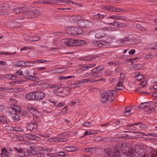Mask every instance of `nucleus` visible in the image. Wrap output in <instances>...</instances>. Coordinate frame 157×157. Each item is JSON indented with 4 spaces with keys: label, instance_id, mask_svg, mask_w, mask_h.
Segmentation results:
<instances>
[{
    "label": "nucleus",
    "instance_id": "nucleus-37",
    "mask_svg": "<svg viewBox=\"0 0 157 157\" xmlns=\"http://www.w3.org/2000/svg\"><path fill=\"white\" fill-rule=\"evenodd\" d=\"M131 108L130 107L126 108L125 111H124V114L125 116H128L131 113Z\"/></svg>",
    "mask_w": 157,
    "mask_h": 157
},
{
    "label": "nucleus",
    "instance_id": "nucleus-61",
    "mask_svg": "<svg viewBox=\"0 0 157 157\" xmlns=\"http://www.w3.org/2000/svg\"><path fill=\"white\" fill-rule=\"evenodd\" d=\"M19 83H21L20 82L18 81H13L10 82V84L11 85L17 84Z\"/></svg>",
    "mask_w": 157,
    "mask_h": 157
},
{
    "label": "nucleus",
    "instance_id": "nucleus-29",
    "mask_svg": "<svg viewBox=\"0 0 157 157\" xmlns=\"http://www.w3.org/2000/svg\"><path fill=\"white\" fill-rule=\"evenodd\" d=\"M81 84L80 80L72 83L71 85V87L72 88H77Z\"/></svg>",
    "mask_w": 157,
    "mask_h": 157
},
{
    "label": "nucleus",
    "instance_id": "nucleus-22",
    "mask_svg": "<svg viewBox=\"0 0 157 157\" xmlns=\"http://www.w3.org/2000/svg\"><path fill=\"white\" fill-rule=\"evenodd\" d=\"M2 150H4V151L6 153L8 157H10L12 154V149L11 148H2Z\"/></svg>",
    "mask_w": 157,
    "mask_h": 157
},
{
    "label": "nucleus",
    "instance_id": "nucleus-8",
    "mask_svg": "<svg viewBox=\"0 0 157 157\" xmlns=\"http://www.w3.org/2000/svg\"><path fill=\"white\" fill-rule=\"evenodd\" d=\"M80 80L81 83H84L87 82H94L99 81H102L103 82H104L105 81V78H102L98 80H94L92 77H90L88 78H85Z\"/></svg>",
    "mask_w": 157,
    "mask_h": 157
},
{
    "label": "nucleus",
    "instance_id": "nucleus-15",
    "mask_svg": "<svg viewBox=\"0 0 157 157\" xmlns=\"http://www.w3.org/2000/svg\"><path fill=\"white\" fill-rule=\"evenodd\" d=\"M24 136L29 140H40L39 137L35 135H32L29 133L25 134Z\"/></svg>",
    "mask_w": 157,
    "mask_h": 157
},
{
    "label": "nucleus",
    "instance_id": "nucleus-12",
    "mask_svg": "<svg viewBox=\"0 0 157 157\" xmlns=\"http://www.w3.org/2000/svg\"><path fill=\"white\" fill-rule=\"evenodd\" d=\"M35 96V91H33L27 93L25 95V98L29 100L36 101Z\"/></svg>",
    "mask_w": 157,
    "mask_h": 157
},
{
    "label": "nucleus",
    "instance_id": "nucleus-4",
    "mask_svg": "<svg viewBox=\"0 0 157 157\" xmlns=\"http://www.w3.org/2000/svg\"><path fill=\"white\" fill-rule=\"evenodd\" d=\"M104 151L106 154L110 157H119L121 156V152L117 150L116 147L113 148H106Z\"/></svg>",
    "mask_w": 157,
    "mask_h": 157
},
{
    "label": "nucleus",
    "instance_id": "nucleus-9",
    "mask_svg": "<svg viewBox=\"0 0 157 157\" xmlns=\"http://www.w3.org/2000/svg\"><path fill=\"white\" fill-rule=\"evenodd\" d=\"M77 24L81 27H85L91 24L89 20H77Z\"/></svg>",
    "mask_w": 157,
    "mask_h": 157
},
{
    "label": "nucleus",
    "instance_id": "nucleus-50",
    "mask_svg": "<svg viewBox=\"0 0 157 157\" xmlns=\"http://www.w3.org/2000/svg\"><path fill=\"white\" fill-rule=\"evenodd\" d=\"M28 109L30 112L33 114H34L36 112V110L31 106L29 107L28 108Z\"/></svg>",
    "mask_w": 157,
    "mask_h": 157
},
{
    "label": "nucleus",
    "instance_id": "nucleus-34",
    "mask_svg": "<svg viewBox=\"0 0 157 157\" xmlns=\"http://www.w3.org/2000/svg\"><path fill=\"white\" fill-rule=\"evenodd\" d=\"M102 70V69L99 67H96L92 69L91 70V72H93V73H99V72L101 71Z\"/></svg>",
    "mask_w": 157,
    "mask_h": 157
},
{
    "label": "nucleus",
    "instance_id": "nucleus-42",
    "mask_svg": "<svg viewBox=\"0 0 157 157\" xmlns=\"http://www.w3.org/2000/svg\"><path fill=\"white\" fill-rule=\"evenodd\" d=\"M109 24L110 25H113L115 26H118L119 27H121L122 26H124L121 24H119L117 22H114L112 23H109Z\"/></svg>",
    "mask_w": 157,
    "mask_h": 157
},
{
    "label": "nucleus",
    "instance_id": "nucleus-23",
    "mask_svg": "<svg viewBox=\"0 0 157 157\" xmlns=\"http://www.w3.org/2000/svg\"><path fill=\"white\" fill-rule=\"evenodd\" d=\"M25 61H18L13 63V65L17 67L24 66Z\"/></svg>",
    "mask_w": 157,
    "mask_h": 157
},
{
    "label": "nucleus",
    "instance_id": "nucleus-28",
    "mask_svg": "<svg viewBox=\"0 0 157 157\" xmlns=\"http://www.w3.org/2000/svg\"><path fill=\"white\" fill-rule=\"evenodd\" d=\"M34 64L35 63L34 61H27L25 62V65H24V66L27 67H33L34 66Z\"/></svg>",
    "mask_w": 157,
    "mask_h": 157
},
{
    "label": "nucleus",
    "instance_id": "nucleus-57",
    "mask_svg": "<svg viewBox=\"0 0 157 157\" xmlns=\"http://www.w3.org/2000/svg\"><path fill=\"white\" fill-rule=\"evenodd\" d=\"M91 125V123L90 122H85L83 124V125L84 126L87 127H89Z\"/></svg>",
    "mask_w": 157,
    "mask_h": 157
},
{
    "label": "nucleus",
    "instance_id": "nucleus-41",
    "mask_svg": "<svg viewBox=\"0 0 157 157\" xmlns=\"http://www.w3.org/2000/svg\"><path fill=\"white\" fill-rule=\"evenodd\" d=\"M94 149V148L91 147H87L83 149V151L86 152H88L93 151Z\"/></svg>",
    "mask_w": 157,
    "mask_h": 157
},
{
    "label": "nucleus",
    "instance_id": "nucleus-53",
    "mask_svg": "<svg viewBox=\"0 0 157 157\" xmlns=\"http://www.w3.org/2000/svg\"><path fill=\"white\" fill-rule=\"evenodd\" d=\"M15 53V52H14L13 53H10L9 52H0V54L1 55H3L4 54L6 56H8L9 55H13Z\"/></svg>",
    "mask_w": 157,
    "mask_h": 157
},
{
    "label": "nucleus",
    "instance_id": "nucleus-33",
    "mask_svg": "<svg viewBox=\"0 0 157 157\" xmlns=\"http://www.w3.org/2000/svg\"><path fill=\"white\" fill-rule=\"evenodd\" d=\"M76 147L73 146H70L65 148V150L67 151H73L76 150Z\"/></svg>",
    "mask_w": 157,
    "mask_h": 157
},
{
    "label": "nucleus",
    "instance_id": "nucleus-24",
    "mask_svg": "<svg viewBox=\"0 0 157 157\" xmlns=\"http://www.w3.org/2000/svg\"><path fill=\"white\" fill-rule=\"evenodd\" d=\"M148 153V152H147ZM147 155H149V157H155L157 156V150H153L151 151L149 154Z\"/></svg>",
    "mask_w": 157,
    "mask_h": 157
},
{
    "label": "nucleus",
    "instance_id": "nucleus-2",
    "mask_svg": "<svg viewBox=\"0 0 157 157\" xmlns=\"http://www.w3.org/2000/svg\"><path fill=\"white\" fill-rule=\"evenodd\" d=\"M114 90H110L108 91L107 93L105 92H102L101 93V101L103 103H105L107 101H112L114 99Z\"/></svg>",
    "mask_w": 157,
    "mask_h": 157
},
{
    "label": "nucleus",
    "instance_id": "nucleus-14",
    "mask_svg": "<svg viewBox=\"0 0 157 157\" xmlns=\"http://www.w3.org/2000/svg\"><path fill=\"white\" fill-rule=\"evenodd\" d=\"M33 148L34 150L36 151H36H45L49 152L51 151L52 150L50 148H47L44 147H41L40 146L35 147Z\"/></svg>",
    "mask_w": 157,
    "mask_h": 157
},
{
    "label": "nucleus",
    "instance_id": "nucleus-36",
    "mask_svg": "<svg viewBox=\"0 0 157 157\" xmlns=\"http://www.w3.org/2000/svg\"><path fill=\"white\" fill-rule=\"evenodd\" d=\"M140 124V123H137L134 124H131V126H130L131 127V130H136L139 129V128L138 127H136L135 126L138 125Z\"/></svg>",
    "mask_w": 157,
    "mask_h": 157
},
{
    "label": "nucleus",
    "instance_id": "nucleus-27",
    "mask_svg": "<svg viewBox=\"0 0 157 157\" xmlns=\"http://www.w3.org/2000/svg\"><path fill=\"white\" fill-rule=\"evenodd\" d=\"M102 8L107 11L110 12H112L114 10V8H113L112 6H109L106 5H103L102 6Z\"/></svg>",
    "mask_w": 157,
    "mask_h": 157
},
{
    "label": "nucleus",
    "instance_id": "nucleus-43",
    "mask_svg": "<svg viewBox=\"0 0 157 157\" xmlns=\"http://www.w3.org/2000/svg\"><path fill=\"white\" fill-rule=\"evenodd\" d=\"M155 56L154 54H149L146 55L144 57V58L146 59H150L154 57Z\"/></svg>",
    "mask_w": 157,
    "mask_h": 157
},
{
    "label": "nucleus",
    "instance_id": "nucleus-21",
    "mask_svg": "<svg viewBox=\"0 0 157 157\" xmlns=\"http://www.w3.org/2000/svg\"><path fill=\"white\" fill-rule=\"evenodd\" d=\"M123 81H119L118 83L117 84V86L116 87V89L118 90H122L124 88L123 86Z\"/></svg>",
    "mask_w": 157,
    "mask_h": 157
},
{
    "label": "nucleus",
    "instance_id": "nucleus-58",
    "mask_svg": "<svg viewBox=\"0 0 157 157\" xmlns=\"http://www.w3.org/2000/svg\"><path fill=\"white\" fill-rule=\"evenodd\" d=\"M90 76H92L93 77H100L99 73H93V72H90Z\"/></svg>",
    "mask_w": 157,
    "mask_h": 157
},
{
    "label": "nucleus",
    "instance_id": "nucleus-6",
    "mask_svg": "<svg viewBox=\"0 0 157 157\" xmlns=\"http://www.w3.org/2000/svg\"><path fill=\"white\" fill-rule=\"evenodd\" d=\"M76 40L70 38H65L62 40L60 44L63 46H76Z\"/></svg>",
    "mask_w": 157,
    "mask_h": 157
},
{
    "label": "nucleus",
    "instance_id": "nucleus-1",
    "mask_svg": "<svg viewBox=\"0 0 157 157\" xmlns=\"http://www.w3.org/2000/svg\"><path fill=\"white\" fill-rule=\"evenodd\" d=\"M13 12L16 14H20L21 15H22L18 18V20L35 18L40 14L39 10L35 9L28 10L27 8L25 7H17L13 10Z\"/></svg>",
    "mask_w": 157,
    "mask_h": 157
},
{
    "label": "nucleus",
    "instance_id": "nucleus-59",
    "mask_svg": "<svg viewBox=\"0 0 157 157\" xmlns=\"http://www.w3.org/2000/svg\"><path fill=\"white\" fill-rule=\"evenodd\" d=\"M35 63H43L47 62L46 60H44L43 59H39L37 60L34 61Z\"/></svg>",
    "mask_w": 157,
    "mask_h": 157
},
{
    "label": "nucleus",
    "instance_id": "nucleus-35",
    "mask_svg": "<svg viewBox=\"0 0 157 157\" xmlns=\"http://www.w3.org/2000/svg\"><path fill=\"white\" fill-rule=\"evenodd\" d=\"M149 48L150 49H157V43H151L149 45Z\"/></svg>",
    "mask_w": 157,
    "mask_h": 157
},
{
    "label": "nucleus",
    "instance_id": "nucleus-40",
    "mask_svg": "<svg viewBox=\"0 0 157 157\" xmlns=\"http://www.w3.org/2000/svg\"><path fill=\"white\" fill-rule=\"evenodd\" d=\"M14 149L16 151H17L18 153H21L24 152V150L22 148H17L16 147H14Z\"/></svg>",
    "mask_w": 157,
    "mask_h": 157
},
{
    "label": "nucleus",
    "instance_id": "nucleus-54",
    "mask_svg": "<svg viewBox=\"0 0 157 157\" xmlns=\"http://www.w3.org/2000/svg\"><path fill=\"white\" fill-rule=\"evenodd\" d=\"M5 128L6 130L11 131H13L14 130V127H13L10 126L6 125L5 127Z\"/></svg>",
    "mask_w": 157,
    "mask_h": 157
},
{
    "label": "nucleus",
    "instance_id": "nucleus-25",
    "mask_svg": "<svg viewBox=\"0 0 157 157\" xmlns=\"http://www.w3.org/2000/svg\"><path fill=\"white\" fill-rule=\"evenodd\" d=\"M103 40L100 41H94L93 42L94 44L98 47H101L103 46Z\"/></svg>",
    "mask_w": 157,
    "mask_h": 157
},
{
    "label": "nucleus",
    "instance_id": "nucleus-44",
    "mask_svg": "<svg viewBox=\"0 0 157 157\" xmlns=\"http://www.w3.org/2000/svg\"><path fill=\"white\" fill-rule=\"evenodd\" d=\"M0 121L3 124H5L7 122L6 118L3 116H0Z\"/></svg>",
    "mask_w": 157,
    "mask_h": 157
},
{
    "label": "nucleus",
    "instance_id": "nucleus-55",
    "mask_svg": "<svg viewBox=\"0 0 157 157\" xmlns=\"http://www.w3.org/2000/svg\"><path fill=\"white\" fill-rule=\"evenodd\" d=\"M90 76V72H86V73H85V74H83L81 76V77L82 78H86V77H88Z\"/></svg>",
    "mask_w": 157,
    "mask_h": 157
},
{
    "label": "nucleus",
    "instance_id": "nucleus-13",
    "mask_svg": "<svg viewBox=\"0 0 157 157\" xmlns=\"http://www.w3.org/2000/svg\"><path fill=\"white\" fill-rule=\"evenodd\" d=\"M127 143H124L121 144V145H117L116 146V147L117 148V150H119V151H120V149L121 152L123 154V153L122 152H124V150L125 151L126 149H127V148H128V147H127Z\"/></svg>",
    "mask_w": 157,
    "mask_h": 157
},
{
    "label": "nucleus",
    "instance_id": "nucleus-62",
    "mask_svg": "<svg viewBox=\"0 0 157 157\" xmlns=\"http://www.w3.org/2000/svg\"><path fill=\"white\" fill-rule=\"evenodd\" d=\"M139 123H140V124L139 125V127L140 128L143 129L144 128H147V126L146 125L143 124H142L140 122H139Z\"/></svg>",
    "mask_w": 157,
    "mask_h": 157
},
{
    "label": "nucleus",
    "instance_id": "nucleus-3",
    "mask_svg": "<svg viewBox=\"0 0 157 157\" xmlns=\"http://www.w3.org/2000/svg\"><path fill=\"white\" fill-rule=\"evenodd\" d=\"M135 157H149L147 151L144 150V147L142 145H136L135 147Z\"/></svg>",
    "mask_w": 157,
    "mask_h": 157
},
{
    "label": "nucleus",
    "instance_id": "nucleus-39",
    "mask_svg": "<svg viewBox=\"0 0 157 157\" xmlns=\"http://www.w3.org/2000/svg\"><path fill=\"white\" fill-rule=\"evenodd\" d=\"M113 71H112L108 70L105 71L104 74L106 76L112 75L113 74Z\"/></svg>",
    "mask_w": 157,
    "mask_h": 157
},
{
    "label": "nucleus",
    "instance_id": "nucleus-32",
    "mask_svg": "<svg viewBox=\"0 0 157 157\" xmlns=\"http://www.w3.org/2000/svg\"><path fill=\"white\" fill-rule=\"evenodd\" d=\"M73 29L74 26L70 27L67 28L66 31L68 34L73 35Z\"/></svg>",
    "mask_w": 157,
    "mask_h": 157
},
{
    "label": "nucleus",
    "instance_id": "nucleus-5",
    "mask_svg": "<svg viewBox=\"0 0 157 157\" xmlns=\"http://www.w3.org/2000/svg\"><path fill=\"white\" fill-rule=\"evenodd\" d=\"M96 17L100 18L101 19H103L104 18L106 19H113L114 20H126L125 17L122 16H117L112 15V16H109L106 15H104L100 13H98L94 16L93 18L96 19Z\"/></svg>",
    "mask_w": 157,
    "mask_h": 157
},
{
    "label": "nucleus",
    "instance_id": "nucleus-31",
    "mask_svg": "<svg viewBox=\"0 0 157 157\" xmlns=\"http://www.w3.org/2000/svg\"><path fill=\"white\" fill-rule=\"evenodd\" d=\"M82 17L81 16H72L68 17V20H81Z\"/></svg>",
    "mask_w": 157,
    "mask_h": 157
},
{
    "label": "nucleus",
    "instance_id": "nucleus-52",
    "mask_svg": "<svg viewBox=\"0 0 157 157\" xmlns=\"http://www.w3.org/2000/svg\"><path fill=\"white\" fill-rule=\"evenodd\" d=\"M6 77L9 79H11L12 80H14L16 78L12 74H9L7 75L6 76Z\"/></svg>",
    "mask_w": 157,
    "mask_h": 157
},
{
    "label": "nucleus",
    "instance_id": "nucleus-51",
    "mask_svg": "<svg viewBox=\"0 0 157 157\" xmlns=\"http://www.w3.org/2000/svg\"><path fill=\"white\" fill-rule=\"evenodd\" d=\"M144 78L143 75L141 74H139L137 75L136 77V79L138 81L141 80Z\"/></svg>",
    "mask_w": 157,
    "mask_h": 157
},
{
    "label": "nucleus",
    "instance_id": "nucleus-56",
    "mask_svg": "<svg viewBox=\"0 0 157 157\" xmlns=\"http://www.w3.org/2000/svg\"><path fill=\"white\" fill-rule=\"evenodd\" d=\"M33 36H27L25 38V40H28L30 41H33Z\"/></svg>",
    "mask_w": 157,
    "mask_h": 157
},
{
    "label": "nucleus",
    "instance_id": "nucleus-30",
    "mask_svg": "<svg viewBox=\"0 0 157 157\" xmlns=\"http://www.w3.org/2000/svg\"><path fill=\"white\" fill-rule=\"evenodd\" d=\"M149 102H145L140 103L139 105V108L140 109L144 108L146 107L149 106Z\"/></svg>",
    "mask_w": 157,
    "mask_h": 157
},
{
    "label": "nucleus",
    "instance_id": "nucleus-16",
    "mask_svg": "<svg viewBox=\"0 0 157 157\" xmlns=\"http://www.w3.org/2000/svg\"><path fill=\"white\" fill-rule=\"evenodd\" d=\"M10 107V109L13 111H11L12 113L16 112H18L21 111V108L16 105L12 104L11 105Z\"/></svg>",
    "mask_w": 157,
    "mask_h": 157
},
{
    "label": "nucleus",
    "instance_id": "nucleus-18",
    "mask_svg": "<svg viewBox=\"0 0 157 157\" xmlns=\"http://www.w3.org/2000/svg\"><path fill=\"white\" fill-rule=\"evenodd\" d=\"M83 32V31L81 28L74 26L73 35H79Z\"/></svg>",
    "mask_w": 157,
    "mask_h": 157
},
{
    "label": "nucleus",
    "instance_id": "nucleus-49",
    "mask_svg": "<svg viewBox=\"0 0 157 157\" xmlns=\"http://www.w3.org/2000/svg\"><path fill=\"white\" fill-rule=\"evenodd\" d=\"M27 79L32 81H35L37 79V78L36 77L33 76H28L26 78Z\"/></svg>",
    "mask_w": 157,
    "mask_h": 157
},
{
    "label": "nucleus",
    "instance_id": "nucleus-10",
    "mask_svg": "<svg viewBox=\"0 0 157 157\" xmlns=\"http://www.w3.org/2000/svg\"><path fill=\"white\" fill-rule=\"evenodd\" d=\"M36 101H40L42 100L45 97V94L41 91H35Z\"/></svg>",
    "mask_w": 157,
    "mask_h": 157
},
{
    "label": "nucleus",
    "instance_id": "nucleus-26",
    "mask_svg": "<svg viewBox=\"0 0 157 157\" xmlns=\"http://www.w3.org/2000/svg\"><path fill=\"white\" fill-rule=\"evenodd\" d=\"M105 33L103 32H100L96 33L95 36V37L97 38H101L105 37Z\"/></svg>",
    "mask_w": 157,
    "mask_h": 157
},
{
    "label": "nucleus",
    "instance_id": "nucleus-63",
    "mask_svg": "<svg viewBox=\"0 0 157 157\" xmlns=\"http://www.w3.org/2000/svg\"><path fill=\"white\" fill-rule=\"evenodd\" d=\"M2 152L1 153V156L2 157H8L6 153L4 151V150H2Z\"/></svg>",
    "mask_w": 157,
    "mask_h": 157
},
{
    "label": "nucleus",
    "instance_id": "nucleus-17",
    "mask_svg": "<svg viewBox=\"0 0 157 157\" xmlns=\"http://www.w3.org/2000/svg\"><path fill=\"white\" fill-rule=\"evenodd\" d=\"M36 154L35 151H34V148L31 150H27L24 152V154L25 156H29L33 155H36Z\"/></svg>",
    "mask_w": 157,
    "mask_h": 157
},
{
    "label": "nucleus",
    "instance_id": "nucleus-20",
    "mask_svg": "<svg viewBox=\"0 0 157 157\" xmlns=\"http://www.w3.org/2000/svg\"><path fill=\"white\" fill-rule=\"evenodd\" d=\"M11 116L12 118L14 119L15 122L18 121L20 119V116L18 113H11Z\"/></svg>",
    "mask_w": 157,
    "mask_h": 157
},
{
    "label": "nucleus",
    "instance_id": "nucleus-7",
    "mask_svg": "<svg viewBox=\"0 0 157 157\" xmlns=\"http://www.w3.org/2000/svg\"><path fill=\"white\" fill-rule=\"evenodd\" d=\"M66 135V133H64L57 136L56 137L52 138V140L56 142H65L67 140Z\"/></svg>",
    "mask_w": 157,
    "mask_h": 157
},
{
    "label": "nucleus",
    "instance_id": "nucleus-45",
    "mask_svg": "<svg viewBox=\"0 0 157 157\" xmlns=\"http://www.w3.org/2000/svg\"><path fill=\"white\" fill-rule=\"evenodd\" d=\"M75 77V76H60L59 78V79L61 80H65L67 79L72 78Z\"/></svg>",
    "mask_w": 157,
    "mask_h": 157
},
{
    "label": "nucleus",
    "instance_id": "nucleus-60",
    "mask_svg": "<svg viewBox=\"0 0 157 157\" xmlns=\"http://www.w3.org/2000/svg\"><path fill=\"white\" fill-rule=\"evenodd\" d=\"M13 131H18V132H22L23 131V129L22 128L19 127H14Z\"/></svg>",
    "mask_w": 157,
    "mask_h": 157
},
{
    "label": "nucleus",
    "instance_id": "nucleus-47",
    "mask_svg": "<svg viewBox=\"0 0 157 157\" xmlns=\"http://www.w3.org/2000/svg\"><path fill=\"white\" fill-rule=\"evenodd\" d=\"M103 48H108L109 46V42L105 41L103 40Z\"/></svg>",
    "mask_w": 157,
    "mask_h": 157
},
{
    "label": "nucleus",
    "instance_id": "nucleus-46",
    "mask_svg": "<svg viewBox=\"0 0 157 157\" xmlns=\"http://www.w3.org/2000/svg\"><path fill=\"white\" fill-rule=\"evenodd\" d=\"M143 135L144 136H152L154 137H157V133H148L147 135L145 134L144 133H143Z\"/></svg>",
    "mask_w": 157,
    "mask_h": 157
},
{
    "label": "nucleus",
    "instance_id": "nucleus-64",
    "mask_svg": "<svg viewBox=\"0 0 157 157\" xmlns=\"http://www.w3.org/2000/svg\"><path fill=\"white\" fill-rule=\"evenodd\" d=\"M92 58L90 56H86L83 58V59L84 60H90Z\"/></svg>",
    "mask_w": 157,
    "mask_h": 157
},
{
    "label": "nucleus",
    "instance_id": "nucleus-38",
    "mask_svg": "<svg viewBox=\"0 0 157 157\" xmlns=\"http://www.w3.org/2000/svg\"><path fill=\"white\" fill-rule=\"evenodd\" d=\"M76 46L80 45L82 44H85L86 43V42L84 40H80L76 39Z\"/></svg>",
    "mask_w": 157,
    "mask_h": 157
},
{
    "label": "nucleus",
    "instance_id": "nucleus-11",
    "mask_svg": "<svg viewBox=\"0 0 157 157\" xmlns=\"http://www.w3.org/2000/svg\"><path fill=\"white\" fill-rule=\"evenodd\" d=\"M37 123L34 121H33L31 123L28 124L26 126L27 130H29L32 131L34 129H35L37 127Z\"/></svg>",
    "mask_w": 157,
    "mask_h": 157
},
{
    "label": "nucleus",
    "instance_id": "nucleus-19",
    "mask_svg": "<svg viewBox=\"0 0 157 157\" xmlns=\"http://www.w3.org/2000/svg\"><path fill=\"white\" fill-rule=\"evenodd\" d=\"M95 64H85L81 67V70L82 71H84L87 70L88 69L90 68L93 67L95 66Z\"/></svg>",
    "mask_w": 157,
    "mask_h": 157
},
{
    "label": "nucleus",
    "instance_id": "nucleus-48",
    "mask_svg": "<svg viewBox=\"0 0 157 157\" xmlns=\"http://www.w3.org/2000/svg\"><path fill=\"white\" fill-rule=\"evenodd\" d=\"M2 10H6L10 8V5L8 3H2Z\"/></svg>",
    "mask_w": 157,
    "mask_h": 157
}]
</instances>
